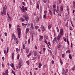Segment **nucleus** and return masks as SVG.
I'll use <instances>...</instances> for the list:
<instances>
[{
  "label": "nucleus",
  "mask_w": 75,
  "mask_h": 75,
  "mask_svg": "<svg viewBox=\"0 0 75 75\" xmlns=\"http://www.w3.org/2000/svg\"><path fill=\"white\" fill-rule=\"evenodd\" d=\"M23 17L24 18H25V20L26 21H28V20L29 19V18H28V15L27 13H25L23 15Z\"/></svg>",
  "instance_id": "f03ea898"
},
{
  "label": "nucleus",
  "mask_w": 75,
  "mask_h": 75,
  "mask_svg": "<svg viewBox=\"0 0 75 75\" xmlns=\"http://www.w3.org/2000/svg\"><path fill=\"white\" fill-rule=\"evenodd\" d=\"M41 66H42V64H41V62H40L39 64V66H38L39 68H40Z\"/></svg>",
  "instance_id": "a211bd4d"
},
{
  "label": "nucleus",
  "mask_w": 75,
  "mask_h": 75,
  "mask_svg": "<svg viewBox=\"0 0 75 75\" xmlns=\"http://www.w3.org/2000/svg\"><path fill=\"white\" fill-rule=\"evenodd\" d=\"M54 63V61L53 60L52 61V64H53Z\"/></svg>",
  "instance_id": "4d7b16f0"
},
{
  "label": "nucleus",
  "mask_w": 75,
  "mask_h": 75,
  "mask_svg": "<svg viewBox=\"0 0 75 75\" xmlns=\"http://www.w3.org/2000/svg\"><path fill=\"white\" fill-rule=\"evenodd\" d=\"M64 41H65V42H66V41H67V40L66 39V38H64Z\"/></svg>",
  "instance_id": "864d4df0"
},
{
  "label": "nucleus",
  "mask_w": 75,
  "mask_h": 75,
  "mask_svg": "<svg viewBox=\"0 0 75 75\" xmlns=\"http://www.w3.org/2000/svg\"><path fill=\"white\" fill-rule=\"evenodd\" d=\"M56 7V5L55 4H54L53 5V8H55Z\"/></svg>",
  "instance_id": "c03bdc74"
},
{
  "label": "nucleus",
  "mask_w": 75,
  "mask_h": 75,
  "mask_svg": "<svg viewBox=\"0 0 75 75\" xmlns=\"http://www.w3.org/2000/svg\"><path fill=\"white\" fill-rule=\"evenodd\" d=\"M30 26L32 29L33 30V29H34V25H33V24L32 23H30Z\"/></svg>",
  "instance_id": "1a4fd4ad"
},
{
  "label": "nucleus",
  "mask_w": 75,
  "mask_h": 75,
  "mask_svg": "<svg viewBox=\"0 0 75 75\" xmlns=\"http://www.w3.org/2000/svg\"><path fill=\"white\" fill-rule=\"evenodd\" d=\"M71 25H72V26L73 27H74V25L72 24V21H71Z\"/></svg>",
  "instance_id": "6e6d98bb"
},
{
  "label": "nucleus",
  "mask_w": 75,
  "mask_h": 75,
  "mask_svg": "<svg viewBox=\"0 0 75 75\" xmlns=\"http://www.w3.org/2000/svg\"><path fill=\"white\" fill-rule=\"evenodd\" d=\"M60 10L61 11H63V7L62 6L61 7Z\"/></svg>",
  "instance_id": "5701e85b"
},
{
  "label": "nucleus",
  "mask_w": 75,
  "mask_h": 75,
  "mask_svg": "<svg viewBox=\"0 0 75 75\" xmlns=\"http://www.w3.org/2000/svg\"><path fill=\"white\" fill-rule=\"evenodd\" d=\"M69 58L70 59H72V56H71V54H69Z\"/></svg>",
  "instance_id": "bb28decb"
},
{
  "label": "nucleus",
  "mask_w": 75,
  "mask_h": 75,
  "mask_svg": "<svg viewBox=\"0 0 75 75\" xmlns=\"http://www.w3.org/2000/svg\"><path fill=\"white\" fill-rule=\"evenodd\" d=\"M19 8L20 10L23 11V8H21V7H20Z\"/></svg>",
  "instance_id": "5fc2aeb1"
},
{
  "label": "nucleus",
  "mask_w": 75,
  "mask_h": 75,
  "mask_svg": "<svg viewBox=\"0 0 75 75\" xmlns=\"http://www.w3.org/2000/svg\"><path fill=\"white\" fill-rule=\"evenodd\" d=\"M66 53H68V52H69V53H70V50H68L67 51H66Z\"/></svg>",
  "instance_id": "09e8293b"
},
{
  "label": "nucleus",
  "mask_w": 75,
  "mask_h": 75,
  "mask_svg": "<svg viewBox=\"0 0 75 75\" xmlns=\"http://www.w3.org/2000/svg\"><path fill=\"white\" fill-rule=\"evenodd\" d=\"M25 8H24V6H22V10L23 12H25Z\"/></svg>",
  "instance_id": "f3484780"
},
{
  "label": "nucleus",
  "mask_w": 75,
  "mask_h": 75,
  "mask_svg": "<svg viewBox=\"0 0 75 75\" xmlns=\"http://www.w3.org/2000/svg\"><path fill=\"white\" fill-rule=\"evenodd\" d=\"M25 50L26 52H27V53L29 52V49H28V48L26 47L25 48Z\"/></svg>",
  "instance_id": "ddd939ff"
},
{
  "label": "nucleus",
  "mask_w": 75,
  "mask_h": 75,
  "mask_svg": "<svg viewBox=\"0 0 75 75\" xmlns=\"http://www.w3.org/2000/svg\"><path fill=\"white\" fill-rule=\"evenodd\" d=\"M9 28H10L11 27V24L9 23Z\"/></svg>",
  "instance_id": "774afa93"
},
{
  "label": "nucleus",
  "mask_w": 75,
  "mask_h": 75,
  "mask_svg": "<svg viewBox=\"0 0 75 75\" xmlns=\"http://www.w3.org/2000/svg\"><path fill=\"white\" fill-rule=\"evenodd\" d=\"M7 53H8V47H7Z\"/></svg>",
  "instance_id": "052dcab7"
},
{
  "label": "nucleus",
  "mask_w": 75,
  "mask_h": 75,
  "mask_svg": "<svg viewBox=\"0 0 75 75\" xmlns=\"http://www.w3.org/2000/svg\"><path fill=\"white\" fill-rule=\"evenodd\" d=\"M38 28H39V27L38 26H35V28L36 30H37L38 29Z\"/></svg>",
  "instance_id": "f704fd0d"
},
{
  "label": "nucleus",
  "mask_w": 75,
  "mask_h": 75,
  "mask_svg": "<svg viewBox=\"0 0 75 75\" xmlns=\"http://www.w3.org/2000/svg\"><path fill=\"white\" fill-rule=\"evenodd\" d=\"M61 35L59 34L58 35V36L57 37V39L58 41L60 40V38H61Z\"/></svg>",
  "instance_id": "423d86ee"
},
{
  "label": "nucleus",
  "mask_w": 75,
  "mask_h": 75,
  "mask_svg": "<svg viewBox=\"0 0 75 75\" xmlns=\"http://www.w3.org/2000/svg\"><path fill=\"white\" fill-rule=\"evenodd\" d=\"M12 73H13V74H14V75H16V74H15V72H14V71H13V70H12Z\"/></svg>",
  "instance_id": "58836bf2"
},
{
  "label": "nucleus",
  "mask_w": 75,
  "mask_h": 75,
  "mask_svg": "<svg viewBox=\"0 0 75 75\" xmlns=\"http://www.w3.org/2000/svg\"><path fill=\"white\" fill-rule=\"evenodd\" d=\"M62 47V46L61 45V44H59L58 45V50H61V48Z\"/></svg>",
  "instance_id": "0eeeda50"
},
{
  "label": "nucleus",
  "mask_w": 75,
  "mask_h": 75,
  "mask_svg": "<svg viewBox=\"0 0 75 75\" xmlns=\"http://www.w3.org/2000/svg\"><path fill=\"white\" fill-rule=\"evenodd\" d=\"M36 57H34L33 58V61H34V60H35V59H36Z\"/></svg>",
  "instance_id": "e433bc0d"
},
{
  "label": "nucleus",
  "mask_w": 75,
  "mask_h": 75,
  "mask_svg": "<svg viewBox=\"0 0 75 75\" xmlns=\"http://www.w3.org/2000/svg\"><path fill=\"white\" fill-rule=\"evenodd\" d=\"M4 52L5 53V55H6V54H7V52L5 50H4Z\"/></svg>",
  "instance_id": "de8ad7c7"
},
{
  "label": "nucleus",
  "mask_w": 75,
  "mask_h": 75,
  "mask_svg": "<svg viewBox=\"0 0 75 75\" xmlns=\"http://www.w3.org/2000/svg\"><path fill=\"white\" fill-rule=\"evenodd\" d=\"M22 25H23V26H24V25H27V24H24V23H22Z\"/></svg>",
  "instance_id": "49530a36"
},
{
  "label": "nucleus",
  "mask_w": 75,
  "mask_h": 75,
  "mask_svg": "<svg viewBox=\"0 0 75 75\" xmlns=\"http://www.w3.org/2000/svg\"><path fill=\"white\" fill-rule=\"evenodd\" d=\"M12 57L13 59H14V53L13 52L12 53Z\"/></svg>",
  "instance_id": "9b49d317"
},
{
  "label": "nucleus",
  "mask_w": 75,
  "mask_h": 75,
  "mask_svg": "<svg viewBox=\"0 0 75 75\" xmlns=\"http://www.w3.org/2000/svg\"><path fill=\"white\" fill-rule=\"evenodd\" d=\"M21 20H22V21H25V20L23 19V18H21Z\"/></svg>",
  "instance_id": "c85d7f7f"
},
{
  "label": "nucleus",
  "mask_w": 75,
  "mask_h": 75,
  "mask_svg": "<svg viewBox=\"0 0 75 75\" xmlns=\"http://www.w3.org/2000/svg\"><path fill=\"white\" fill-rule=\"evenodd\" d=\"M17 27L18 38H20L21 37V29L20 28V26H19V25H18Z\"/></svg>",
  "instance_id": "f257e3e1"
},
{
  "label": "nucleus",
  "mask_w": 75,
  "mask_h": 75,
  "mask_svg": "<svg viewBox=\"0 0 75 75\" xmlns=\"http://www.w3.org/2000/svg\"><path fill=\"white\" fill-rule=\"evenodd\" d=\"M43 51L44 52H45V47H44L43 48Z\"/></svg>",
  "instance_id": "680f3d73"
},
{
  "label": "nucleus",
  "mask_w": 75,
  "mask_h": 75,
  "mask_svg": "<svg viewBox=\"0 0 75 75\" xmlns=\"http://www.w3.org/2000/svg\"><path fill=\"white\" fill-rule=\"evenodd\" d=\"M73 7L75 8V2L74 1L73 3Z\"/></svg>",
  "instance_id": "dca6fc26"
},
{
  "label": "nucleus",
  "mask_w": 75,
  "mask_h": 75,
  "mask_svg": "<svg viewBox=\"0 0 75 75\" xmlns=\"http://www.w3.org/2000/svg\"><path fill=\"white\" fill-rule=\"evenodd\" d=\"M19 58H20V54H18L17 56V59H19Z\"/></svg>",
  "instance_id": "393cba45"
},
{
  "label": "nucleus",
  "mask_w": 75,
  "mask_h": 75,
  "mask_svg": "<svg viewBox=\"0 0 75 75\" xmlns=\"http://www.w3.org/2000/svg\"><path fill=\"white\" fill-rule=\"evenodd\" d=\"M43 18H45V19H47V14H45L43 16Z\"/></svg>",
  "instance_id": "2eb2a0df"
},
{
  "label": "nucleus",
  "mask_w": 75,
  "mask_h": 75,
  "mask_svg": "<svg viewBox=\"0 0 75 75\" xmlns=\"http://www.w3.org/2000/svg\"><path fill=\"white\" fill-rule=\"evenodd\" d=\"M40 28L41 30H42V31H45V28H44V26L42 25H41Z\"/></svg>",
  "instance_id": "39448f33"
},
{
  "label": "nucleus",
  "mask_w": 75,
  "mask_h": 75,
  "mask_svg": "<svg viewBox=\"0 0 75 75\" xmlns=\"http://www.w3.org/2000/svg\"><path fill=\"white\" fill-rule=\"evenodd\" d=\"M55 40H53L52 42H53V44H55Z\"/></svg>",
  "instance_id": "a18cd8bd"
},
{
  "label": "nucleus",
  "mask_w": 75,
  "mask_h": 75,
  "mask_svg": "<svg viewBox=\"0 0 75 75\" xmlns=\"http://www.w3.org/2000/svg\"><path fill=\"white\" fill-rule=\"evenodd\" d=\"M37 8H38V9H39V8H40V7H39V5H38V4H37Z\"/></svg>",
  "instance_id": "a878e982"
},
{
  "label": "nucleus",
  "mask_w": 75,
  "mask_h": 75,
  "mask_svg": "<svg viewBox=\"0 0 75 75\" xmlns=\"http://www.w3.org/2000/svg\"><path fill=\"white\" fill-rule=\"evenodd\" d=\"M16 44H18V41L16 40Z\"/></svg>",
  "instance_id": "13d9d810"
},
{
  "label": "nucleus",
  "mask_w": 75,
  "mask_h": 75,
  "mask_svg": "<svg viewBox=\"0 0 75 75\" xmlns=\"http://www.w3.org/2000/svg\"><path fill=\"white\" fill-rule=\"evenodd\" d=\"M29 31V28H27L26 29V34H27L28 33V31Z\"/></svg>",
  "instance_id": "9d476101"
},
{
  "label": "nucleus",
  "mask_w": 75,
  "mask_h": 75,
  "mask_svg": "<svg viewBox=\"0 0 75 75\" xmlns=\"http://www.w3.org/2000/svg\"><path fill=\"white\" fill-rule=\"evenodd\" d=\"M2 59L3 61H4V57H2Z\"/></svg>",
  "instance_id": "69168bd1"
},
{
  "label": "nucleus",
  "mask_w": 75,
  "mask_h": 75,
  "mask_svg": "<svg viewBox=\"0 0 75 75\" xmlns=\"http://www.w3.org/2000/svg\"><path fill=\"white\" fill-rule=\"evenodd\" d=\"M39 21V18H37L36 19V21L37 22V21Z\"/></svg>",
  "instance_id": "4c0bfd02"
},
{
  "label": "nucleus",
  "mask_w": 75,
  "mask_h": 75,
  "mask_svg": "<svg viewBox=\"0 0 75 75\" xmlns=\"http://www.w3.org/2000/svg\"><path fill=\"white\" fill-rule=\"evenodd\" d=\"M49 13L51 16H52V12H51V10H49Z\"/></svg>",
  "instance_id": "6ab92c4d"
},
{
  "label": "nucleus",
  "mask_w": 75,
  "mask_h": 75,
  "mask_svg": "<svg viewBox=\"0 0 75 75\" xmlns=\"http://www.w3.org/2000/svg\"><path fill=\"white\" fill-rule=\"evenodd\" d=\"M68 69H67L66 70V71L65 72V70L64 69H63L62 70V75H64H64H67V73H68Z\"/></svg>",
  "instance_id": "20e7f679"
},
{
  "label": "nucleus",
  "mask_w": 75,
  "mask_h": 75,
  "mask_svg": "<svg viewBox=\"0 0 75 75\" xmlns=\"http://www.w3.org/2000/svg\"><path fill=\"white\" fill-rule=\"evenodd\" d=\"M30 39H29L28 40V44H30Z\"/></svg>",
  "instance_id": "473e14b6"
},
{
  "label": "nucleus",
  "mask_w": 75,
  "mask_h": 75,
  "mask_svg": "<svg viewBox=\"0 0 75 75\" xmlns=\"http://www.w3.org/2000/svg\"><path fill=\"white\" fill-rule=\"evenodd\" d=\"M42 8L41 6H40V12L41 13V11H42Z\"/></svg>",
  "instance_id": "4be33fe9"
},
{
  "label": "nucleus",
  "mask_w": 75,
  "mask_h": 75,
  "mask_svg": "<svg viewBox=\"0 0 75 75\" xmlns=\"http://www.w3.org/2000/svg\"><path fill=\"white\" fill-rule=\"evenodd\" d=\"M43 1L45 3H46V2H47V0H43Z\"/></svg>",
  "instance_id": "603ef678"
},
{
  "label": "nucleus",
  "mask_w": 75,
  "mask_h": 75,
  "mask_svg": "<svg viewBox=\"0 0 75 75\" xmlns=\"http://www.w3.org/2000/svg\"><path fill=\"white\" fill-rule=\"evenodd\" d=\"M48 28L49 29L51 28L52 27V25H49V26H48Z\"/></svg>",
  "instance_id": "412c9836"
},
{
  "label": "nucleus",
  "mask_w": 75,
  "mask_h": 75,
  "mask_svg": "<svg viewBox=\"0 0 75 75\" xmlns=\"http://www.w3.org/2000/svg\"><path fill=\"white\" fill-rule=\"evenodd\" d=\"M4 34H5V35L6 37H7V33H5Z\"/></svg>",
  "instance_id": "a19ab883"
},
{
  "label": "nucleus",
  "mask_w": 75,
  "mask_h": 75,
  "mask_svg": "<svg viewBox=\"0 0 75 75\" xmlns=\"http://www.w3.org/2000/svg\"><path fill=\"white\" fill-rule=\"evenodd\" d=\"M40 40H42L44 38V37L42 36H41V35H40Z\"/></svg>",
  "instance_id": "4468645a"
},
{
  "label": "nucleus",
  "mask_w": 75,
  "mask_h": 75,
  "mask_svg": "<svg viewBox=\"0 0 75 75\" xmlns=\"http://www.w3.org/2000/svg\"><path fill=\"white\" fill-rule=\"evenodd\" d=\"M2 66L4 68V64H3V63H2Z\"/></svg>",
  "instance_id": "338daca9"
},
{
  "label": "nucleus",
  "mask_w": 75,
  "mask_h": 75,
  "mask_svg": "<svg viewBox=\"0 0 75 75\" xmlns=\"http://www.w3.org/2000/svg\"><path fill=\"white\" fill-rule=\"evenodd\" d=\"M44 13L45 14H47V11L45 10L44 11Z\"/></svg>",
  "instance_id": "37998d69"
},
{
  "label": "nucleus",
  "mask_w": 75,
  "mask_h": 75,
  "mask_svg": "<svg viewBox=\"0 0 75 75\" xmlns=\"http://www.w3.org/2000/svg\"><path fill=\"white\" fill-rule=\"evenodd\" d=\"M3 12H1L2 16L6 15V7H4L3 8Z\"/></svg>",
  "instance_id": "7ed1b4c3"
},
{
  "label": "nucleus",
  "mask_w": 75,
  "mask_h": 75,
  "mask_svg": "<svg viewBox=\"0 0 75 75\" xmlns=\"http://www.w3.org/2000/svg\"><path fill=\"white\" fill-rule=\"evenodd\" d=\"M22 4L23 5H25V4L24 3V2H22Z\"/></svg>",
  "instance_id": "0e129e2a"
},
{
  "label": "nucleus",
  "mask_w": 75,
  "mask_h": 75,
  "mask_svg": "<svg viewBox=\"0 0 75 75\" xmlns=\"http://www.w3.org/2000/svg\"><path fill=\"white\" fill-rule=\"evenodd\" d=\"M12 37H13L14 40H15V41H16V40H17V38H16V36H15V35H14L13 34Z\"/></svg>",
  "instance_id": "f8f14e48"
},
{
  "label": "nucleus",
  "mask_w": 75,
  "mask_h": 75,
  "mask_svg": "<svg viewBox=\"0 0 75 75\" xmlns=\"http://www.w3.org/2000/svg\"><path fill=\"white\" fill-rule=\"evenodd\" d=\"M59 11V9H57V10H56V12L57 13H58V12Z\"/></svg>",
  "instance_id": "8fccbe9b"
},
{
  "label": "nucleus",
  "mask_w": 75,
  "mask_h": 75,
  "mask_svg": "<svg viewBox=\"0 0 75 75\" xmlns=\"http://www.w3.org/2000/svg\"><path fill=\"white\" fill-rule=\"evenodd\" d=\"M26 62L28 65H30V61L29 60L27 61Z\"/></svg>",
  "instance_id": "cd10ccee"
},
{
  "label": "nucleus",
  "mask_w": 75,
  "mask_h": 75,
  "mask_svg": "<svg viewBox=\"0 0 75 75\" xmlns=\"http://www.w3.org/2000/svg\"><path fill=\"white\" fill-rule=\"evenodd\" d=\"M8 16V17L9 18L10 20H11V17H10V16L9 15V16Z\"/></svg>",
  "instance_id": "bf43d9fd"
},
{
  "label": "nucleus",
  "mask_w": 75,
  "mask_h": 75,
  "mask_svg": "<svg viewBox=\"0 0 75 75\" xmlns=\"http://www.w3.org/2000/svg\"><path fill=\"white\" fill-rule=\"evenodd\" d=\"M45 38H46V40H48V36H46L45 37Z\"/></svg>",
  "instance_id": "e2e57ef3"
},
{
  "label": "nucleus",
  "mask_w": 75,
  "mask_h": 75,
  "mask_svg": "<svg viewBox=\"0 0 75 75\" xmlns=\"http://www.w3.org/2000/svg\"><path fill=\"white\" fill-rule=\"evenodd\" d=\"M71 69L72 71H75V66H74V67L72 68Z\"/></svg>",
  "instance_id": "b1692460"
},
{
  "label": "nucleus",
  "mask_w": 75,
  "mask_h": 75,
  "mask_svg": "<svg viewBox=\"0 0 75 75\" xmlns=\"http://www.w3.org/2000/svg\"><path fill=\"white\" fill-rule=\"evenodd\" d=\"M55 11H56V9H54V10H53V13L54 15H55Z\"/></svg>",
  "instance_id": "aec40b11"
},
{
  "label": "nucleus",
  "mask_w": 75,
  "mask_h": 75,
  "mask_svg": "<svg viewBox=\"0 0 75 75\" xmlns=\"http://www.w3.org/2000/svg\"><path fill=\"white\" fill-rule=\"evenodd\" d=\"M44 42L45 43H46V44H48V43H47V40H46V39H45Z\"/></svg>",
  "instance_id": "c9c22d12"
},
{
  "label": "nucleus",
  "mask_w": 75,
  "mask_h": 75,
  "mask_svg": "<svg viewBox=\"0 0 75 75\" xmlns=\"http://www.w3.org/2000/svg\"><path fill=\"white\" fill-rule=\"evenodd\" d=\"M37 55V52H35L34 53L35 56H36Z\"/></svg>",
  "instance_id": "2f4dec72"
},
{
  "label": "nucleus",
  "mask_w": 75,
  "mask_h": 75,
  "mask_svg": "<svg viewBox=\"0 0 75 75\" xmlns=\"http://www.w3.org/2000/svg\"><path fill=\"white\" fill-rule=\"evenodd\" d=\"M18 51H19V49H18V48H17L16 49V51L17 52H18Z\"/></svg>",
  "instance_id": "79ce46f5"
},
{
  "label": "nucleus",
  "mask_w": 75,
  "mask_h": 75,
  "mask_svg": "<svg viewBox=\"0 0 75 75\" xmlns=\"http://www.w3.org/2000/svg\"><path fill=\"white\" fill-rule=\"evenodd\" d=\"M21 66H22V65H21V62H19V64H18L19 68H21Z\"/></svg>",
  "instance_id": "6e6552de"
},
{
  "label": "nucleus",
  "mask_w": 75,
  "mask_h": 75,
  "mask_svg": "<svg viewBox=\"0 0 75 75\" xmlns=\"http://www.w3.org/2000/svg\"><path fill=\"white\" fill-rule=\"evenodd\" d=\"M60 62L61 65H62L63 64V62H62V61L61 59H60Z\"/></svg>",
  "instance_id": "72a5a7b5"
},
{
  "label": "nucleus",
  "mask_w": 75,
  "mask_h": 75,
  "mask_svg": "<svg viewBox=\"0 0 75 75\" xmlns=\"http://www.w3.org/2000/svg\"><path fill=\"white\" fill-rule=\"evenodd\" d=\"M65 57V54H62V58H64Z\"/></svg>",
  "instance_id": "ea45409f"
},
{
  "label": "nucleus",
  "mask_w": 75,
  "mask_h": 75,
  "mask_svg": "<svg viewBox=\"0 0 75 75\" xmlns=\"http://www.w3.org/2000/svg\"><path fill=\"white\" fill-rule=\"evenodd\" d=\"M56 28L57 33H59V29H58V27H57Z\"/></svg>",
  "instance_id": "7c9ffc66"
},
{
  "label": "nucleus",
  "mask_w": 75,
  "mask_h": 75,
  "mask_svg": "<svg viewBox=\"0 0 75 75\" xmlns=\"http://www.w3.org/2000/svg\"><path fill=\"white\" fill-rule=\"evenodd\" d=\"M10 66L12 68H13V67H14V64H10Z\"/></svg>",
  "instance_id": "c756f323"
},
{
  "label": "nucleus",
  "mask_w": 75,
  "mask_h": 75,
  "mask_svg": "<svg viewBox=\"0 0 75 75\" xmlns=\"http://www.w3.org/2000/svg\"><path fill=\"white\" fill-rule=\"evenodd\" d=\"M60 34L61 35H63V32H60Z\"/></svg>",
  "instance_id": "3c124183"
}]
</instances>
